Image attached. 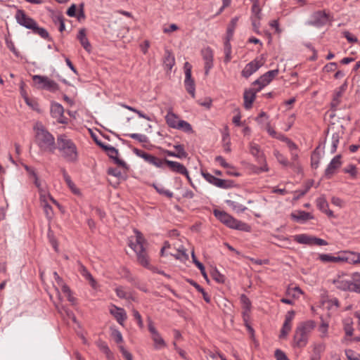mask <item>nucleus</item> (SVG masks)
Here are the masks:
<instances>
[{"instance_id":"obj_29","label":"nucleus","mask_w":360,"mask_h":360,"mask_svg":"<svg viewBox=\"0 0 360 360\" xmlns=\"http://www.w3.org/2000/svg\"><path fill=\"white\" fill-rule=\"evenodd\" d=\"M291 217L293 220L298 222H304L313 218L309 212L305 211H298L297 213H292Z\"/></svg>"},{"instance_id":"obj_28","label":"nucleus","mask_w":360,"mask_h":360,"mask_svg":"<svg viewBox=\"0 0 360 360\" xmlns=\"http://www.w3.org/2000/svg\"><path fill=\"white\" fill-rule=\"evenodd\" d=\"M165 120L168 126L171 128L176 129L179 122L181 121L179 117L172 110L168 111L165 116Z\"/></svg>"},{"instance_id":"obj_57","label":"nucleus","mask_w":360,"mask_h":360,"mask_svg":"<svg viewBox=\"0 0 360 360\" xmlns=\"http://www.w3.org/2000/svg\"><path fill=\"white\" fill-rule=\"evenodd\" d=\"M290 330H291V325L284 323L283 325L281 331L280 338H285L288 335V333L290 331Z\"/></svg>"},{"instance_id":"obj_33","label":"nucleus","mask_w":360,"mask_h":360,"mask_svg":"<svg viewBox=\"0 0 360 360\" xmlns=\"http://www.w3.org/2000/svg\"><path fill=\"white\" fill-rule=\"evenodd\" d=\"M144 160L146 162H147L148 163L153 165L157 167H160V168L162 167L163 165H164V162H163L164 160H162L154 155H152L149 153H148V155L145 158Z\"/></svg>"},{"instance_id":"obj_25","label":"nucleus","mask_w":360,"mask_h":360,"mask_svg":"<svg viewBox=\"0 0 360 360\" xmlns=\"http://www.w3.org/2000/svg\"><path fill=\"white\" fill-rule=\"evenodd\" d=\"M77 264L79 266V272L83 277H84L87 281H89V283L91 285V287L95 288L97 283L94 277L92 276V275L91 274V273L80 262H77Z\"/></svg>"},{"instance_id":"obj_61","label":"nucleus","mask_w":360,"mask_h":360,"mask_svg":"<svg viewBox=\"0 0 360 360\" xmlns=\"http://www.w3.org/2000/svg\"><path fill=\"white\" fill-rule=\"evenodd\" d=\"M108 151L106 152L108 155L111 159H115L118 155V150L113 146H110V148H107Z\"/></svg>"},{"instance_id":"obj_38","label":"nucleus","mask_w":360,"mask_h":360,"mask_svg":"<svg viewBox=\"0 0 360 360\" xmlns=\"http://www.w3.org/2000/svg\"><path fill=\"white\" fill-rule=\"evenodd\" d=\"M175 64V59L174 56L169 51L166 52V56L164 59V65L168 70H171Z\"/></svg>"},{"instance_id":"obj_18","label":"nucleus","mask_w":360,"mask_h":360,"mask_svg":"<svg viewBox=\"0 0 360 360\" xmlns=\"http://www.w3.org/2000/svg\"><path fill=\"white\" fill-rule=\"evenodd\" d=\"M201 55L205 60V75H208L213 67V51L210 47H206L201 51Z\"/></svg>"},{"instance_id":"obj_40","label":"nucleus","mask_w":360,"mask_h":360,"mask_svg":"<svg viewBox=\"0 0 360 360\" xmlns=\"http://www.w3.org/2000/svg\"><path fill=\"white\" fill-rule=\"evenodd\" d=\"M57 309L59 313H60L62 315H66L67 317H68L70 319H72V321L76 322L77 319L74 314V313L68 309L67 307L64 306L58 307L57 306Z\"/></svg>"},{"instance_id":"obj_41","label":"nucleus","mask_w":360,"mask_h":360,"mask_svg":"<svg viewBox=\"0 0 360 360\" xmlns=\"http://www.w3.org/2000/svg\"><path fill=\"white\" fill-rule=\"evenodd\" d=\"M240 300L243 304V307L245 309V311L243 312V314L245 315L246 313H248L250 311L251 302L245 294H242L240 295Z\"/></svg>"},{"instance_id":"obj_52","label":"nucleus","mask_w":360,"mask_h":360,"mask_svg":"<svg viewBox=\"0 0 360 360\" xmlns=\"http://www.w3.org/2000/svg\"><path fill=\"white\" fill-rule=\"evenodd\" d=\"M132 313H133V316H134V319L137 321V323H138V326H139V328L141 329L143 328V327H144L142 317H141V314H139V312L136 309H134L132 310Z\"/></svg>"},{"instance_id":"obj_31","label":"nucleus","mask_w":360,"mask_h":360,"mask_svg":"<svg viewBox=\"0 0 360 360\" xmlns=\"http://www.w3.org/2000/svg\"><path fill=\"white\" fill-rule=\"evenodd\" d=\"M338 168V155H335L332 159L330 163L325 171V175L327 178H330L331 176L335 173Z\"/></svg>"},{"instance_id":"obj_53","label":"nucleus","mask_w":360,"mask_h":360,"mask_svg":"<svg viewBox=\"0 0 360 360\" xmlns=\"http://www.w3.org/2000/svg\"><path fill=\"white\" fill-rule=\"evenodd\" d=\"M133 139L137 140L140 143L148 142V138L146 136L140 134H131L129 135Z\"/></svg>"},{"instance_id":"obj_43","label":"nucleus","mask_w":360,"mask_h":360,"mask_svg":"<svg viewBox=\"0 0 360 360\" xmlns=\"http://www.w3.org/2000/svg\"><path fill=\"white\" fill-rule=\"evenodd\" d=\"M212 278L219 283H224L225 282V276L221 274L217 269H214L211 271Z\"/></svg>"},{"instance_id":"obj_35","label":"nucleus","mask_w":360,"mask_h":360,"mask_svg":"<svg viewBox=\"0 0 360 360\" xmlns=\"http://www.w3.org/2000/svg\"><path fill=\"white\" fill-rule=\"evenodd\" d=\"M61 172L63 173L64 180L67 183L69 188L72 190V191L76 194L79 193V189L76 188L75 184L72 181L70 176L68 175L65 169L64 168H62Z\"/></svg>"},{"instance_id":"obj_46","label":"nucleus","mask_w":360,"mask_h":360,"mask_svg":"<svg viewBox=\"0 0 360 360\" xmlns=\"http://www.w3.org/2000/svg\"><path fill=\"white\" fill-rule=\"evenodd\" d=\"M319 259L323 263H328V262H338V257H334L327 254H321L319 255Z\"/></svg>"},{"instance_id":"obj_27","label":"nucleus","mask_w":360,"mask_h":360,"mask_svg":"<svg viewBox=\"0 0 360 360\" xmlns=\"http://www.w3.org/2000/svg\"><path fill=\"white\" fill-rule=\"evenodd\" d=\"M274 155L276 157V160L279 162V163H281L283 166L286 167V166L290 165V167H295V169H297L298 172L301 171V167H300V165L298 164H295V163L289 164L287 158H285L284 155H282L278 150H274Z\"/></svg>"},{"instance_id":"obj_36","label":"nucleus","mask_w":360,"mask_h":360,"mask_svg":"<svg viewBox=\"0 0 360 360\" xmlns=\"http://www.w3.org/2000/svg\"><path fill=\"white\" fill-rule=\"evenodd\" d=\"M317 207L323 212H326L328 215L332 216L333 212L330 210H328V204L323 198H319L316 200Z\"/></svg>"},{"instance_id":"obj_4","label":"nucleus","mask_w":360,"mask_h":360,"mask_svg":"<svg viewBox=\"0 0 360 360\" xmlns=\"http://www.w3.org/2000/svg\"><path fill=\"white\" fill-rule=\"evenodd\" d=\"M136 233V242L129 243V246L135 251L139 263L144 267H148L149 259L146 250L147 242L142 233L138 231Z\"/></svg>"},{"instance_id":"obj_5","label":"nucleus","mask_w":360,"mask_h":360,"mask_svg":"<svg viewBox=\"0 0 360 360\" xmlns=\"http://www.w3.org/2000/svg\"><path fill=\"white\" fill-rule=\"evenodd\" d=\"M214 215L223 224L231 229L240 231H250V227L247 224L242 222L233 218L224 211L218 210H214Z\"/></svg>"},{"instance_id":"obj_62","label":"nucleus","mask_w":360,"mask_h":360,"mask_svg":"<svg viewBox=\"0 0 360 360\" xmlns=\"http://www.w3.org/2000/svg\"><path fill=\"white\" fill-rule=\"evenodd\" d=\"M274 356H275V358L276 359V360H288V358L287 357L283 351H281V349H278L275 351Z\"/></svg>"},{"instance_id":"obj_20","label":"nucleus","mask_w":360,"mask_h":360,"mask_svg":"<svg viewBox=\"0 0 360 360\" xmlns=\"http://www.w3.org/2000/svg\"><path fill=\"white\" fill-rule=\"evenodd\" d=\"M51 114L53 118L57 119L59 123H67V118L64 117V109L62 105L54 103L51 107Z\"/></svg>"},{"instance_id":"obj_47","label":"nucleus","mask_w":360,"mask_h":360,"mask_svg":"<svg viewBox=\"0 0 360 360\" xmlns=\"http://www.w3.org/2000/svg\"><path fill=\"white\" fill-rule=\"evenodd\" d=\"M23 98L27 105L31 107L34 110L39 111V103L36 101L29 98L27 95H24Z\"/></svg>"},{"instance_id":"obj_39","label":"nucleus","mask_w":360,"mask_h":360,"mask_svg":"<svg viewBox=\"0 0 360 360\" xmlns=\"http://www.w3.org/2000/svg\"><path fill=\"white\" fill-rule=\"evenodd\" d=\"M230 39H225L224 41V63H228L231 60V45L230 44Z\"/></svg>"},{"instance_id":"obj_11","label":"nucleus","mask_w":360,"mask_h":360,"mask_svg":"<svg viewBox=\"0 0 360 360\" xmlns=\"http://www.w3.org/2000/svg\"><path fill=\"white\" fill-rule=\"evenodd\" d=\"M185 70L184 86L187 92L192 98L195 96V81L191 76L192 66L188 62H186L184 66Z\"/></svg>"},{"instance_id":"obj_12","label":"nucleus","mask_w":360,"mask_h":360,"mask_svg":"<svg viewBox=\"0 0 360 360\" xmlns=\"http://www.w3.org/2000/svg\"><path fill=\"white\" fill-rule=\"evenodd\" d=\"M148 330L151 334V338L154 342V347L157 349H160L166 347L167 344L163 340L159 332L154 326V323L150 317L148 318Z\"/></svg>"},{"instance_id":"obj_60","label":"nucleus","mask_w":360,"mask_h":360,"mask_svg":"<svg viewBox=\"0 0 360 360\" xmlns=\"http://www.w3.org/2000/svg\"><path fill=\"white\" fill-rule=\"evenodd\" d=\"M342 34L349 43H355L358 41L357 38L348 31H344Z\"/></svg>"},{"instance_id":"obj_10","label":"nucleus","mask_w":360,"mask_h":360,"mask_svg":"<svg viewBox=\"0 0 360 360\" xmlns=\"http://www.w3.org/2000/svg\"><path fill=\"white\" fill-rule=\"evenodd\" d=\"M330 21L331 18L329 13H327L325 11H319L311 15L308 24L319 27L330 23Z\"/></svg>"},{"instance_id":"obj_59","label":"nucleus","mask_w":360,"mask_h":360,"mask_svg":"<svg viewBox=\"0 0 360 360\" xmlns=\"http://www.w3.org/2000/svg\"><path fill=\"white\" fill-rule=\"evenodd\" d=\"M116 295L120 298H129L127 296V293L125 292L124 289L122 286H119L115 289Z\"/></svg>"},{"instance_id":"obj_34","label":"nucleus","mask_w":360,"mask_h":360,"mask_svg":"<svg viewBox=\"0 0 360 360\" xmlns=\"http://www.w3.org/2000/svg\"><path fill=\"white\" fill-rule=\"evenodd\" d=\"M312 238L313 236H309L306 234H299L296 235L294 237V240L300 244H306L309 245H312Z\"/></svg>"},{"instance_id":"obj_9","label":"nucleus","mask_w":360,"mask_h":360,"mask_svg":"<svg viewBox=\"0 0 360 360\" xmlns=\"http://www.w3.org/2000/svg\"><path fill=\"white\" fill-rule=\"evenodd\" d=\"M250 150L251 154L257 158V161L259 163L262 164V165L261 167H257L255 169V172L259 174V173L263 172H268L269 167L267 166L265 157H264L263 153L261 152L260 147L259 146V145H257L255 143H251L250 146Z\"/></svg>"},{"instance_id":"obj_49","label":"nucleus","mask_w":360,"mask_h":360,"mask_svg":"<svg viewBox=\"0 0 360 360\" xmlns=\"http://www.w3.org/2000/svg\"><path fill=\"white\" fill-rule=\"evenodd\" d=\"M342 171L346 174H349L352 177H356L357 174L356 167L354 165H349Z\"/></svg>"},{"instance_id":"obj_56","label":"nucleus","mask_w":360,"mask_h":360,"mask_svg":"<svg viewBox=\"0 0 360 360\" xmlns=\"http://www.w3.org/2000/svg\"><path fill=\"white\" fill-rule=\"evenodd\" d=\"M325 350V345L323 344L319 343L314 345V354H318L319 356L321 357V354Z\"/></svg>"},{"instance_id":"obj_16","label":"nucleus","mask_w":360,"mask_h":360,"mask_svg":"<svg viewBox=\"0 0 360 360\" xmlns=\"http://www.w3.org/2000/svg\"><path fill=\"white\" fill-rule=\"evenodd\" d=\"M15 17L17 22L27 29L32 30L33 26L35 25L36 21L27 15L23 10L18 9L16 11Z\"/></svg>"},{"instance_id":"obj_3","label":"nucleus","mask_w":360,"mask_h":360,"mask_svg":"<svg viewBox=\"0 0 360 360\" xmlns=\"http://www.w3.org/2000/svg\"><path fill=\"white\" fill-rule=\"evenodd\" d=\"M315 327L316 323L311 320L300 323L295 331V345L298 347H304L307 344L309 335Z\"/></svg>"},{"instance_id":"obj_48","label":"nucleus","mask_w":360,"mask_h":360,"mask_svg":"<svg viewBox=\"0 0 360 360\" xmlns=\"http://www.w3.org/2000/svg\"><path fill=\"white\" fill-rule=\"evenodd\" d=\"M311 167L314 169H316L319 166V160H320V155L319 153L316 150L313 152L311 156Z\"/></svg>"},{"instance_id":"obj_1","label":"nucleus","mask_w":360,"mask_h":360,"mask_svg":"<svg viewBox=\"0 0 360 360\" xmlns=\"http://www.w3.org/2000/svg\"><path fill=\"white\" fill-rule=\"evenodd\" d=\"M35 131L34 141L41 152L53 153L56 149L54 136L41 123H37L34 127Z\"/></svg>"},{"instance_id":"obj_30","label":"nucleus","mask_w":360,"mask_h":360,"mask_svg":"<svg viewBox=\"0 0 360 360\" xmlns=\"http://www.w3.org/2000/svg\"><path fill=\"white\" fill-rule=\"evenodd\" d=\"M226 203L236 212H243L247 207L239 202V200H226Z\"/></svg>"},{"instance_id":"obj_55","label":"nucleus","mask_w":360,"mask_h":360,"mask_svg":"<svg viewBox=\"0 0 360 360\" xmlns=\"http://www.w3.org/2000/svg\"><path fill=\"white\" fill-rule=\"evenodd\" d=\"M154 187H155V190L158 191V193H159L160 194L165 195V196H167L169 198H172L173 197V193L171 192L170 191L166 190L162 187L159 188L155 185H154Z\"/></svg>"},{"instance_id":"obj_42","label":"nucleus","mask_w":360,"mask_h":360,"mask_svg":"<svg viewBox=\"0 0 360 360\" xmlns=\"http://www.w3.org/2000/svg\"><path fill=\"white\" fill-rule=\"evenodd\" d=\"M191 256H192V259H193V263H194V264L196 265V266L200 269V273H201V274L202 275V276H203L206 280H207V274H206V271H205V269L204 265L197 259V258H196V257H195V253H194V252H193V251L192 252Z\"/></svg>"},{"instance_id":"obj_63","label":"nucleus","mask_w":360,"mask_h":360,"mask_svg":"<svg viewBox=\"0 0 360 360\" xmlns=\"http://www.w3.org/2000/svg\"><path fill=\"white\" fill-rule=\"evenodd\" d=\"M76 17L77 18V20L79 21H81L82 20H84L86 16L84 14V4H81L79 7V11L78 13L76 14Z\"/></svg>"},{"instance_id":"obj_26","label":"nucleus","mask_w":360,"mask_h":360,"mask_svg":"<svg viewBox=\"0 0 360 360\" xmlns=\"http://www.w3.org/2000/svg\"><path fill=\"white\" fill-rule=\"evenodd\" d=\"M77 39L79 41L81 45L83 46V48L88 53H90L91 51V45L86 37L85 29L79 30L77 34Z\"/></svg>"},{"instance_id":"obj_21","label":"nucleus","mask_w":360,"mask_h":360,"mask_svg":"<svg viewBox=\"0 0 360 360\" xmlns=\"http://www.w3.org/2000/svg\"><path fill=\"white\" fill-rule=\"evenodd\" d=\"M259 91H257L256 89H249L245 91L243 95L244 99V107L245 109H250L256 98V94Z\"/></svg>"},{"instance_id":"obj_19","label":"nucleus","mask_w":360,"mask_h":360,"mask_svg":"<svg viewBox=\"0 0 360 360\" xmlns=\"http://www.w3.org/2000/svg\"><path fill=\"white\" fill-rule=\"evenodd\" d=\"M346 262L349 264H360V253L354 252H339V262Z\"/></svg>"},{"instance_id":"obj_14","label":"nucleus","mask_w":360,"mask_h":360,"mask_svg":"<svg viewBox=\"0 0 360 360\" xmlns=\"http://www.w3.org/2000/svg\"><path fill=\"white\" fill-rule=\"evenodd\" d=\"M278 69L268 71L253 82L252 85H258L259 86L257 88V91H261L278 75Z\"/></svg>"},{"instance_id":"obj_64","label":"nucleus","mask_w":360,"mask_h":360,"mask_svg":"<svg viewBox=\"0 0 360 360\" xmlns=\"http://www.w3.org/2000/svg\"><path fill=\"white\" fill-rule=\"evenodd\" d=\"M328 245V243H327L326 240H325L323 239H321V238L313 237V238H312V245L321 246V245Z\"/></svg>"},{"instance_id":"obj_45","label":"nucleus","mask_w":360,"mask_h":360,"mask_svg":"<svg viewBox=\"0 0 360 360\" xmlns=\"http://www.w3.org/2000/svg\"><path fill=\"white\" fill-rule=\"evenodd\" d=\"M174 149L176 150V158L182 159L186 158L188 155V153L186 152L184 149V146L181 144H177L174 146Z\"/></svg>"},{"instance_id":"obj_23","label":"nucleus","mask_w":360,"mask_h":360,"mask_svg":"<svg viewBox=\"0 0 360 360\" xmlns=\"http://www.w3.org/2000/svg\"><path fill=\"white\" fill-rule=\"evenodd\" d=\"M40 202L44 214L49 220H51L53 216V211L52 207L49 204L46 200V195L45 193L40 194Z\"/></svg>"},{"instance_id":"obj_17","label":"nucleus","mask_w":360,"mask_h":360,"mask_svg":"<svg viewBox=\"0 0 360 360\" xmlns=\"http://www.w3.org/2000/svg\"><path fill=\"white\" fill-rule=\"evenodd\" d=\"M164 164H165L169 169L176 173L181 174L183 175H185L187 178V179L190 181L191 184V179L190 178L188 172L186 169V167L183 165L178 162H174L169 160H164Z\"/></svg>"},{"instance_id":"obj_8","label":"nucleus","mask_w":360,"mask_h":360,"mask_svg":"<svg viewBox=\"0 0 360 360\" xmlns=\"http://www.w3.org/2000/svg\"><path fill=\"white\" fill-rule=\"evenodd\" d=\"M339 289L360 293V276L349 279L339 276Z\"/></svg>"},{"instance_id":"obj_54","label":"nucleus","mask_w":360,"mask_h":360,"mask_svg":"<svg viewBox=\"0 0 360 360\" xmlns=\"http://www.w3.org/2000/svg\"><path fill=\"white\" fill-rule=\"evenodd\" d=\"M111 336L113 338V339L117 343H121L123 342V338L121 333L116 329L112 330Z\"/></svg>"},{"instance_id":"obj_44","label":"nucleus","mask_w":360,"mask_h":360,"mask_svg":"<svg viewBox=\"0 0 360 360\" xmlns=\"http://www.w3.org/2000/svg\"><path fill=\"white\" fill-rule=\"evenodd\" d=\"M176 129H181L187 133L193 132V129H192L191 125L188 122H187L186 121H184V120H181L179 122L178 126L176 127Z\"/></svg>"},{"instance_id":"obj_7","label":"nucleus","mask_w":360,"mask_h":360,"mask_svg":"<svg viewBox=\"0 0 360 360\" xmlns=\"http://www.w3.org/2000/svg\"><path fill=\"white\" fill-rule=\"evenodd\" d=\"M32 80L37 89H46L52 92L59 89L58 84L48 77L36 75L32 76Z\"/></svg>"},{"instance_id":"obj_37","label":"nucleus","mask_w":360,"mask_h":360,"mask_svg":"<svg viewBox=\"0 0 360 360\" xmlns=\"http://www.w3.org/2000/svg\"><path fill=\"white\" fill-rule=\"evenodd\" d=\"M32 32L34 34H39L41 38L50 40L49 32L43 27H40L37 25V23H35V25L32 28Z\"/></svg>"},{"instance_id":"obj_58","label":"nucleus","mask_w":360,"mask_h":360,"mask_svg":"<svg viewBox=\"0 0 360 360\" xmlns=\"http://www.w3.org/2000/svg\"><path fill=\"white\" fill-rule=\"evenodd\" d=\"M119 349L126 360H133L132 354L129 352L122 345L119 347Z\"/></svg>"},{"instance_id":"obj_50","label":"nucleus","mask_w":360,"mask_h":360,"mask_svg":"<svg viewBox=\"0 0 360 360\" xmlns=\"http://www.w3.org/2000/svg\"><path fill=\"white\" fill-rule=\"evenodd\" d=\"M108 174L112 175L117 179L118 181L123 179V176L120 170L117 168H109Z\"/></svg>"},{"instance_id":"obj_24","label":"nucleus","mask_w":360,"mask_h":360,"mask_svg":"<svg viewBox=\"0 0 360 360\" xmlns=\"http://www.w3.org/2000/svg\"><path fill=\"white\" fill-rule=\"evenodd\" d=\"M343 329L345 333V338L342 340V342L351 341V337L353 334V321L351 318H347L342 321Z\"/></svg>"},{"instance_id":"obj_13","label":"nucleus","mask_w":360,"mask_h":360,"mask_svg":"<svg viewBox=\"0 0 360 360\" xmlns=\"http://www.w3.org/2000/svg\"><path fill=\"white\" fill-rule=\"evenodd\" d=\"M202 175L207 181L221 188H230L234 186V182L232 180L219 179L208 172H202Z\"/></svg>"},{"instance_id":"obj_32","label":"nucleus","mask_w":360,"mask_h":360,"mask_svg":"<svg viewBox=\"0 0 360 360\" xmlns=\"http://www.w3.org/2000/svg\"><path fill=\"white\" fill-rule=\"evenodd\" d=\"M238 21V17H234L231 19L227 27L226 39L231 40L232 39Z\"/></svg>"},{"instance_id":"obj_51","label":"nucleus","mask_w":360,"mask_h":360,"mask_svg":"<svg viewBox=\"0 0 360 360\" xmlns=\"http://www.w3.org/2000/svg\"><path fill=\"white\" fill-rule=\"evenodd\" d=\"M252 12L255 14V18H257L258 20H261V8L258 4V1L254 3L252 6Z\"/></svg>"},{"instance_id":"obj_2","label":"nucleus","mask_w":360,"mask_h":360,"mask_svg":"<svg viewBox=\"0 0 360 360\" xmlns=\"http://www.w3.org/2000/svg\"><path fill=\"white\" fill-rule=\"evenodd\" d=\"M56 148L61 153L63 158L70 163L78 161V150L75 143L65 134H60L57 137Z\"/></svg>"},{"instance_id":"obj_22","label":"nucleus","mask_w":360,"mask_h":360,"mask_svg":"<svg viewBox=\"0 0 360 360\" xmlns=\"http://www.w3.org/2000/svg\"><path fill=\"white\" fill-rule=\"evenodd\" d=\"M110 313L112 314L117 321L122 326L127 318V313L123 308L117 307L115 305L110 309Z\"/></svg>"},{"instance_id":"obj_15","label":"nucleus","mask_w":360,"mask_h":360,"mask_svg":"<svg viewBox=\"0 0 360 360\" xmlns=\"http://www.w3.org/2000/svg\"><path fill=\"white\" fill-rule=\"evenodd\" d=\"M264 63V60L262 56L260 58H255L252 61L248 63L242 70V76L248 78L254 72L259 70Z\"/></svg>"},{"instance_id":"obj_6","label":"nucleus","mask_w":360,"mask_h":360,"mask_svg":"<svg viewBox=\"0 0 360 360\" xmlns=\"http://www.w3.org/2000/svg\"><path fill=\"white\" fill-rule=\"evenodd\" d=\"M338 93L334 94L333 101L331 103V109L327 111L324 115V120L328 124V134L331 131L333 133L332 151H335L338 146V139H335L334 132L335 131L336 120V104H337Z\"/></svg>"}]
</instances>
